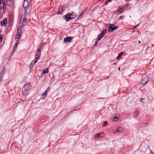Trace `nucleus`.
Segmentation results:
<instances>
[{
  "mask_svg": "<svg viewBox=\"0 0 154 154\" xmlns=\"http://www.w3.org/2000/svg\"><path fill=\"white\" fill-rule=\"evenodd\" d=\"M108 122L107 121H105L104 123H103L102 125V126L104 127L106 125H107L108 124Z\"/></svg>",
  "mask_w": 154,
  "mask_h": 154,
  "instance_id": "nucleus-24",
  "label": "nucleus"
},
{
  "mask_svg": "<svg viewBox=\"0 0 154 154\" xmlns=\"http://www.w3.org/2000/svg\"><path fill=\"white\" fill-rule=\"evenodd\" d=\"M23 7L24 9V16H26L30 12L32 9V6L27 1L24 0L23 4Z\"/></svg>",
  "mask_w": 154,
  "mask_h": 154,
  "instance_id": "nucleus-1",
  "label": "nucleus"
},
{
  "mask_svg": "<svg viewBox=\"0 0 154 154\" xmlns=\"http://www.w3.org/2000/svg\"><path fill=\"white\" fill-rule=\"evenodd\" d=\"M103 134V133H99L98 134H97L95 135V137H100V135H101Z\"/></svg>",
  "mask_w": 154,
  "mask_h": 154,
  "instance_id": "nucleus-26",
  "label": "nucleus"
},
{
  "mask_svg": "<svg viewBox=\"0 0 154 154\" xmlns=\"http://www.w3.org/2000/svg\"><path fill=\"white\" fill-rule=\"evenodd\" d=\"M125 16L123 15H122L120 16L118 18V20H119L121 19H123L124 18Z\"/></svg>",
  "mask_w": 154,
  "mask_h": 154,
  "instance_id": "nucleus-27",
  "label": "nucleus"
},
{
  "mask_svg": "<svg viewBox=\"0 0 154 154\" xmlns=\"http://www.w3.org/2000/svg\"><path fill=\"white\" fill-rule=\"evenodd\" d=\"M119 69H120L119 67Z\"/></svg>",
  "mask_w": 154,
  "mask_h": 154,
  "instance_id": "nucleus-50",
  "label": "nucleus"
},
{
  "mask_svg": "<svg viewBox=\"0 0 154 154\" xmlns=\"http://www.w3.org/2000/svg\"><path fill=\"white\" fill-rule=\"evenodd\" d=\"M148 81V77L147 75H143L140 82V84L142 85H144L147 83Z\"/></svg>",
  "mask_w": 154,
  "mask_h": 154,
  "instance_id": "nucleus-4",
  "label": "nucleus"
},
{
  "mask_svg": "<svg viewBox=\"0 0 154 154\" xmlns=\"http://www.w3.org/2000/svg\"><path fill=\"white\" fill-rule=\"evenodd\" d=\"M3 36L0 34V43L2 41Z\"/></svg>",
  "mask_w": 154,
  "mask_h": 154,
  "instance_id": "nucleus-30",
  "label": "nucleus"
},
{
  "mask_svg": "<svg viewBox=\"0 0 154 154\" xmlns=\"http://www.w3.org/2000/svg\"><path fill=\"white\" fill-rule=\"evenodd\" d=\"M5 73V70L4 69H3L0 74V77H3L4 76V74Z\"/></svg>",
  "mask_w": 154,
  "mask_h": 154,
  "instance_id": "nucleus-18",
  "label": "nucleus"
},
{
  "mask_svg": "<svg viewBox=\"0 0 154 154\" xmlns=\"http://www.w3.org/2000/svg\"><path fill=\"white\" fill-rule=\"evenodd\" d=\"M0 8H1V9H2V6L0 7Z\"/></svg>",
  "mask_w": 154,
  "mask_h": 154,
  "instance_id": "nucleus-48",
  "label": "nucleus"
},
{
  "mask_svg": "<svg viewBox=\"0 0 154 154\" xmlns=\"http://www.w3.org/2000/svg\"><path fill=\"white\" fill-rule=\"evenodd\" d=\"M87 10V9H86L84 11H85L86 10Z\"/></svg>",
  "mask_w": 154,
  "mask_h": 154,
  "instance_id": "nucleus-49",
  "label": "nucleus"
},
{
  "mask_svg": "<svg viewBox=\"0 0 154 154\" xmlns=\"http://www.w3.org/2000/svg\"><path fill=\"white\" fill-rule=\"evenodd\" d=\"M20 34H17L15 35V38L17 39H19L20 38Z\"/></svg>",
  "mask_w": 154,
  "mask_h": 154,
  "instance_id": "nucleus-23",
  "label": "nucleus"
},
{
  "mask_svg": "<svg viewBox=\"0 0 154 154\" xmlns=\"http://www.w3.org/2000/svg\"><path fill=\"white\" fill-rule=\"evenodd\" d=\"M123 128L122 127H119L117 129V131L119 132H122L123 131Z\"/></svg>",
  "mask_w": 154,
  "mask_h": 154,
  "instance_id": "nucleus-14",
  "label": "nucleus"
},
{
  "mask_svg": "<svg viewBox=\"0 0 154 154\" xmlns=\"http://www.w3.org/2000/svg\"><path fill=\"white\" fill-rule=\"evenodd\" d=\"M109 2H107V1L106 0L105 2V3H104V5H107V4H108V3Z\"/></svg>",
  "mask_w": 154,
  "mask_h": 154,
  "instance_id": "nucleus-38",
  "label": "nucleus"
},
{
  "mask_svg": "<svg viewBox=\"0 0 154 154\" xmlns=\"http://www.w3.org/2000/svg\"><path fill=\"white\" fill-rule=\"evenodd\" d=\"M116 131V133L119 132V131H117V129Z\"/></svg>",
  "mask_w": 154,
  "mask_h": 154,
  "instance_id": "nucleus-47",
  "label": "nucleus"
},
{
  "mask_svg": "<svg viewBox=\"0 0 154 154\" xmlns=\"http://www.w3.org/2000/svg\"><path fill=\"white\" fill-rule=\"evenodd\" d=\"M50 91V88L49 87H48L46 90L45 91V92L47 94V93Z\"/></svg>",
  "mask_w": 154,
  "mask_h": 154,
  "instance_id": "nucleus-28",
  "label": "nucleus"
},
{
  "mask_svg": "<svg viewBox=\"0 0 154 154\" xmlns=\"http://www.w3.org/2000/svg\"><path fill=\"white\" fill-rule=\"evenodd\" d=\"M139 113L140 111H137L134 113L133 115V116L134 117H135L137 116Z\"/></svg>",
  "mask_w": 154,
  "mask_h": 154,
  "instance_id": "nucleus-13",
  "label": "nucleus"
},
{
  "mask_svg": "<svg viewBox=\"0 0 154 154\" xmlns=\"http://www.w3.org/2000/svg\"><path fill=\"white\" fill-rule=\"evenodd\" d=\"M38 60L35 59L32 61L29 65V67L31 68H32L34 65L37 62Z\"/></svg>",
  "mask_w": 154,
  "mask_h": 154,
  "instance_id": "nucleus-10",
  "label": "nucleus"
},
{
  "mask_svg": "<svg viewBox=\"0 0 154 154\" xmlns=\"http://www.w3.org/2000/svg\"><path fill=\"white\" fill-rule=\"evenodd\" d=\"M21 29V26H20L18 27L17 30H20Z\"/></svg>",
  "mask_w": 154,
  "mask_h": 154,
  "instance_id": "nucleus-37",
  "label": "nucleus"
},
{
  "mask_svg": "<svg viewBox=\"0 0 154 154\" xmlns=\"http://www.w3.org/2000/svg\"><path fill=\"white\" fill-rule=\"evenodd\" d=\"M17 43H15V45H14V48H13V51H15L16 48H17Z\"/></svg>",
  "mask_w": 154,
  "mask_h": 154,
  "instance_id": "nucleus-20",
  "label": "nucleus"
},
{
  "mask_svg": "<svg viewBox=\"0 0 154 154\" xmlns=\"http://www.w3.org/2000/svg\"><path fill=\"white\" fill-rule=\"evenodd\" d=\"M119 119V118L117 116H115L114 117L113 119V120L114 121H118Z\"/></svg>",
  "mask_w": 154,
  "mask_h": 154,
  "instance_id": "nucleus-22",
  "label": "nucleus"
},
{
  "mask_svg": "<svg viewBox=\"0 0 154 154\" xmlns=\"http://www.w3.org/2000/svg\"><path fill=\"white\" fill-rule=\"evenodd\" d=\"M41 48H42V46L41 45L40 46L39 48H38V50L35 54V59H37V60L39 58L40 56L41 53V51L40 50V49Z\"/></svg>",
  "mask_w": 154,
  "mask_h": 154,
  "instance_id": "nucleus-7",
  "label": "nucleus"
},
{
  "mask_svg": "<svg viewBox=\"0 0 154 154\" xmlns=\"http://www.w3.org/2000/svg\"><path fill=\"white\" fill-rule=\"evenodd\" d=\"M131 0H125V1L126 2H127V1H131Z\"/></svg>",
  "mask_w": 154,
  "mask_h": 154,
  "instance_id": "nucleus-43",
  "label": "nucleus"
},
{
  "mask_svg": "<svg viewBox=\"0 0 154 154\" xmlns=\"http://www.w3.org/2000/svg\"><path fill=\"white\" fill-rule=\"evenodd\" d=\"M107 2H111L112 0H107Z\"/></svg>",
  "mask_w": 154,
  "mask_h": 154,
  "instance_id": "nucleus-42",
  "label": "nucleus"
},
{
  "mask_svg": "<svg viewBox=\"0 0 154 154\" xmlns=\"http://www.w3.org/2000/svg\"><path fill=\"white\" fill-rule=\"evenodd\" d=\"M47 95V94L45 92L43 93L42 96V98L44 99Z\"/></svg>",
  "mask_w": 154,
  "mask_h": 154,
  "instance_id": "nucleus-17",
  "label": "nucleus"
},
{
  "mask_svg": "<svg viewBox=\"0 0 154 154\" xmlns=\"http://www.w3.org/2000/svg\"><path fill=\"white\" fill-rule=\"evenodd\" d=\"M19 41L18 40H17L16 43H17L18 42H19Z\"/></svg>",
  "mask_w": 154,
  "mask_h": 154,
  "instance_id": "nucleus-44",
  "label": "nucleus"
},
{
  "mask_svg": "<svg viewBox=\"0 0 154 154\" xmlns=\"http://www.w3.org/2000/svg\"><path fill=\"white\" fill-rule=\"evenodd\" d=\"M43 73H44V74L48 73V68H46L45 69H44L43 71Z\"/></svg>",
  "mask_w": 154,
  "mask_h": 154,
  "instance_id": "nucleus-21",
  "label": "nucleus"
},
{
  "mask_svg": "<svg viewBox=\"0 0 154 154\" xmlns=\"http://www.w3.org/2000/svg\"><path fill=\"white\" fill-rule=\"evenodd\" d=\"M72 39V38L71 37H67L65 38L64 39V41L66 43H67L70 42Z\"/></svg>",
  "mask_w": 154,
  "mask_h": 154,
  "instance_id": "nucleus-9",
  "label": "nucleus"
},
{
  "mask_svg": "<svg viewBox=\"0 0 154 154\" xmlns=\"http://www.w3.org/2000/svg\"><path fill=\"white\" fill-rule=\"evenodd\" d=\"M140 24V23H139V24H138L137 25H136V26H135L134 28H136V27H137V26H138L139 24Z\"/></svg>",
  "mask_w": 154,
  "mask_h": 154,
  "instance_id": "nucleus-39",
  "label": "nucleus"
},
{
  "mask_svg": "<svg viewBox=\"0 0 154 154\" xmlns=\"http://www.w3.org/2000/svg\"><path fill=\"white\" fill-rule=\"evenodd\" d=\"M7 20L6 18H4L3 20L1 21L0 24L1 26H6L7 23Z\"/></svg>",
  "mask_w": 154,
  "mask_h": 154,
  "instance_id": "nucleus-8",
  "label": "nucleus"
},
{
  "mask_svg": "<svg viewBox=\"0 0 154 154\" xmlns=\"http://www.w3.org/2000/svg\"><path fill=\"white\" fill-rule=\"evenodd\" d=\"M2 5L4 9L5 8H6V4L5 1H4V2H3V1H2Z\"/></svg>",
  "mask_w": 154,
  "mask_h": 154,
  "instance_id": "nucleus-25",
  "label": "nucleus"
},
{
  "mask_svg": "<svg viewBox=\"0 0 154 154\" xmlns=\"http://www.w3.org/2000/svg\"><path fill=\"white\" fill-rule=\"evenodd\" d=\"M150 153L152 154H154V152H152V150H150Z\"/></svg>",
  "mask_w": 154,
  "mask_h": 154,
  "instance_id": "nucleus-40",
  "label": "nucleus"
},
{
  "mask_svg": "<svg viewBox=\"0 0 154 154\" xmlns=\"http://www.w3.org/2000/svg\"><path fill=\"white\" fill-rule=\"evenodd\" d=\"M129 5V4H125L124 5H123V6H124V7L126 9V8L127 7H128V6Z\"/></svg>",
  "mask_w": 154,
  "mask_h": 154,
  "instance_id": "nucleus-32",
  "label": "nucleus"
},
{
  "mask_svg": "<svg viewBox=\"0 0 154 154\" xmlns=\"http://www.w3.org/2000/svg\"><path fill=\"white\" fill-rule=\"evenodd\" d=\"M68 5L67 4H65L60 9H61V11L63 12L65 10V9L68 7Z\"/></svg>",
  "mask_w": 154,
  "mask_h": 154,
  "instance_id": "nucleus-11",
  "label": "nucleus"
},
{
  "mask_svg": "<svg viewBox=\"0 0 154 154\" xmlns=\"http://www.w3.org/2000/svg\"><path fill=\"white\" fill-rule=\"evenodd\" d=\"M116 1H117V0H116Z\"/></svg>",
  "mask_w": 154,
  "mask_h": 154,
  "instance_id": "nucleus-51",
  "label": "nucleus"
},
{
  "mask_svg": "<svg viewBox=\"0 0 154 154\" xmlns=\"http://www.w3.org/2000/svg\"><path fill=\"white\" fill-rule=\"evenodd\" d=\"M144 100V98H141L140 100V101L142 102V103H143L144 102L143 101V100Z\"/></svg>",
  "mask_w": 154,
  "mask_h": 154,
  "instance_id": "nucleus-35",
  "label": "nucleus"
},
{
  "mask_svg": "<svg viewBox=\"0 0 154 154\" xmlns=\"http://www.w3.org/2000/svg\"><path fill=\"white\" fill-rule=\"evenodd\" d=\"M123 52H122L118 54V56L117 57V59L118 60H120V59L122 58L121 57L122 54H123Z\"/></svg>",
  "mask_w": 154,
  "mask_h": 154,
  "instance_id": "nucleus-12",
  "label": "nucleus"
},
{
  "mask_svg": "<svg viewBox=\"0 0 154 154\" xmlns=\"http://www.w3.org/2000/svg\"><path fill=\"white\" fill-rule=\"evenodd\" d=\"M44 74H45L44 73H43V72H42V74H41V75L42 76L44 75Z\"/></svg>",
  "mask_w": 154,
  "mask_h": 154,
  "instance_id": "nucleus-41",
  "label": "nucleus"
},
{
  "mask_svg": "<svg viewBox=\"0 0 154 154\" xmlns=\"http://www.w3.org/2000/svg\"><path fill=\"white\" fill-rule=\"evenodd\" d=\"M106 29H103V30L102 32L100 33L102 35L104 36V35L106 33Z\"/></svg>",
  "mask_w": 154,
  "mask_h": 154,
  "instance_id": "nucleus-16",
  "label": "nucleus"
},
{
  "mask_svg": "<svg viewBox=\"0 0 154 154\" xmlns=\"http://www.w3.org/2000/svg\"><path fill=\"white\" fill-rule=\"evenodd\" d=\"M76 15L73 12H71V13H68L64 16V17L66 21H68L72 19H74L76 17Z\"/></svg>",
  "mask_w": 154,
  "mask_h": 154,
  "instance_id": "nucleus-3",
  "label": "nucleus"
},
{
  "mask_svg": "<svg viewBox=\"0 0 154 154\" xmlns=\"http://www.w3.org/2000/svg\"><path fill=\"white\" fill-rule=\"evenodd\" d=\"M24 16V17L23 18V22H22V26H24L23 25V23H26V16Z\"/></svg>",
  "mask_w": 154,
  "mask_h": 154,
  "instance_id": "nucleus-15",
  "label": "nucleus"
},
{
  "mask_svg": "<svg viewBox=\"0 0 154 154\" xmlns=\"http://www.w3.org/2000/svg\"><path fill=\"white\" fill-rule=\"evenodd\" d=\"M1 0H0V5L1 4Z\"/></svg>",
  "mask_w": 154,
  "mask_h": 154,
  "instance_id": "nucleus-45",
  "label": "nucleus"
},
{
  "mask_svg": "<svg viewBox=\"0 0 154 154\" xmlns=\"http://www.w3.org/2000/svg\"><path fill=\"white\" fill-rule=\"evenodd\" d=\"M21 30H20V32L19 31V30H17V34H20V35H21Z\"/></svg>",
  "mask_w": 154,
  "mask_h": 154,
  "instance_id": "nucleus-33",
  "label": "nucleus"
},
{
  "mask_svg": "<svg viewBox=\"0 0 154 154\" xmlns=\"http://www.w3.org/2000/svg\"><path fill=\"white\" fill-rule=\"evenodd\" d=\"M126 9L123 5H120L116 11L115 12V13L117 14L118 12L119 14H121L122 13H123L125 9Z\"/></svg>",
  "mask_w": 154,
  "mask_h": 154,
  "instance_id": "nucleus-5",
  "label": "nucleus"
},
{
  "mask_svg": "<svg viewBox=\"0 0 154 154\" xmlns=\"http://www.w3.org/2000/svg\"><path fill=\"white\" fill-rule=\"evenodd\" d=\"M62 12L61 11H60V10H59L58 11V12L57 13V14H61L62 13Z\"/></svg>",
  "mask_w": 154,
  "mask_h": 154,
  "instance_id": "nucleus-34",
  "label": "nucleus"
},
{
  "mask_svg": "<svg viewBox=\"0 0 154 154\" xmlns=\"http://www.w3.org/2000/svg\"><path fill=\"white\" fill-rule=\"evenodd\" d=\"M31 86L30 83H28L25 84L22 88V93L23 96L26 97V96L28 94L27 91L30 90L31 88Z\"/></svg>",
  "mask_w": 154,
  "mask_h": 154,
  "instance_id": "nucleus-2",
  "label": "nucleus"
},
{
  "mask_svg": "<svg viewBox=\"0 0 154 154\" xmlns=\"http://www.w3.org/2000/svg\"><path fill=\"white\" fill-rule=\"evenodd\" d=\"M113 133H116V131H114L113 132Z\"/></svg>",
  "mask_w": 154,
  "mask_h": 154,
  "instance_id": "nucleus-46",
  "label": "nucleus"
},
{
  "mask_svg": "<svg viewBox=\"0 0 154 154\" xmlns=\"http://www.w3.org/2000/svg\"><path fill=\"white\" fill-rule=\"evenodd\" d=\"M119 27L118 26H114V24H110L108 28V31L109 32H112L114 30L117 29Z\"/></svg>",
  "mask_w": 154,
  "mask_h": 154,
  "instance_id": "nucleus-6",
  "label": "nucleus"
},
{
  "mask_svg": "<svg viewBox=\"0 0 154 154\" xmlns=\"http://www.w3.org/2000/svg\"><path fill=\"white\" fill-rule=\"evenodd\" d=\"M85 12V11L83 10L80 14L83 16V13Z\"/></svg>",
  "mask_w": 154,
  "mask_h": 154,
  "instance_id": "nucleus-36",
  "label": "nucleus"
},
{
  "mask_svg": "<svg viewBox=\"0 0 154 154\" xmlns=\"http://www.w3.org/2000/svg\"><path fill=\"white\" fill-rule=\"evenodd\" d=\"M82 17L83 15H81V14H80V15H79L78 17V19H80Z\"/></svg>",
  "mask_w": 154,
  "mask_h": 154,
  "instance_id": "nucleus-31",
  "label": "nucleus"
},
{
  "mask_svg": "<svg viewBox=\"0 0 154 154\" xmlns=\"http://www.w3.org/2000/svg\"><path fill=\"white\" fill-rule=\"evenodd\" d=\"M103 37V36L101 34L98 36L97 38L98 39V40L99 39L100 40Z\"/></svg>",
  "mask_w": 154,
  "mask_h": 154,
  "instance_id": "nucleus-19",
  "label": "nucleus"
},
{
  "mask_svg": "<svg viewBox=\"0 0 154 154\" xmlns=\"http://www.w3.org/2000/svg\"><path fill=\"white\" fill-rule=\"evenodd\" d=\"M99 41V39L98 40V39L97 38V39L96 40V42H95V43L94 45V46H95L97 45V44Z\"/></svg>",
  "mask_w": 154,
  "mask_h": 154,
  "instance_id": "nucleus-29",
  "label": "nucleus"
}]
</instances>
